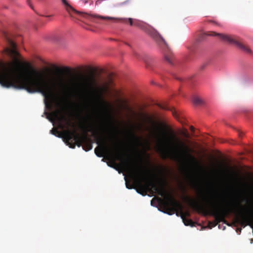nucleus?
Instances as JSON below:
<instances>
[{
    "mask_svg": "<svg viewBox=\"0 0 253 253\" xmlns=\"http://www.w3.org/2000/svg\"><path fill=\"white\" fill-rule=\"evenodd\" d=\"M3 36L10 46L5 52L14 60L7 63L0 61V84L2 86L24 89L31 93H40L45 98L46 105L49 104L47 100H52L55 94L59 93L100 105L107 104L103 99L102 89L97 87V80L93 75H82L75 78L56 75L45 78L30 63L22 62L17 58L19 53L16 50V43L6 33H3Z\"/></svg>",
    "mask_w": 253,
    "mask_h": 253,
    "instance_id": "f257e3e1",
    "label": "nucleus"
},
{
    "mask_svg": "<svg viewBox=\"0 0 253 253\" xmlns=\"http://www.w3.org/2000/svg\"><path fill=\"white\" fill-rule=\"evenodd\" d=\"M94 136L96 138V143L101 144L100 147H96L94 149L95 154L99 157L104 156L105 152L110 153L112 159V163L116 165V160L122 162L124 166L126 167L131 171L134 177V182L138 187L137 192L145 195L147 190L151 189L155 191L158 195L164 197L162 200L159 198L160 204L165 210V213L169 215L174 214L177 210H181L182 206L174 197L170 193L167 192L165 189L166 181L163 179L159 182V185L152 180L148 178V172L143 167L135 163L134 165H129L127 159H125V153L118 145H116L113 151L109 148L105 139L99 135L98 131H93Z\"/></svg>",
    "mask_w": 253,
    "mask_h": 253,
    "instance_id": "f03ea898",
    "label": "nucleus"
},
{
    "mask_svg": "<svg viewBox=\"0 0 253 253\" xmlns=\"http://www.w3.org/2000/svg\"><path fill=\"white\" fill-rule=\"evenodd\" d=\"M162 127L167 131L169 135L166 136V133H163L162 138L166 145L173 152L179 154L188 162L198 164L196 158L191 154V149L185 142L177 137L173 129L168 125L161 123Z\"/></svg>",
    "mask_w": 253,
    "mask_h": 253,
    "instance_id": "7ed1b4c3",
    "label": "nucleus"
},
{
    "mask_svg": "<svg viewBox=\"0 0 253 253\" xmlns=\"http://www.w3.org/2000/svg\"><path fill=\"white\" fill-rule=\"evenodd\" d=\"M52 116L56 119L59 120L60 122L64 121L66 123V126L61 124V127L63 128L66 127L67 130L63 132V135L66 143L70 148H75V146L77 145L80 147L82 145V143L84 142L83 148L86 151L90 150L92 148V144L90 142H87V137L84 135V137H81L80 135L77 132L75 129L70 130L69 129L70 126L74 127V125L72 122L67 120L64 116H62L61 117H59V112H55L52 113Z\"/></svg>",
    "mask_w": 253,
    "mask_h": 253,
    "instance_id": "20e7f679",
    "label": "nucleus"
},
{
    "mask_svg": "<svg viewBox=\"0 0 253 253\" xmlns=\"http://www.w3.org/2000/svg\"><path fill=\"white\" fill-rule=\"evenodd\" d=\"M206 35L209 36H218L223 41L227 42L230 44L235 45L238 48L246 52L250 53L251 52V50L249 47L239 39L235 38L227 35H224L211 31L207 32Z\"/></svg>",
    "mask_w": 253,
    "mask_h": 253,
    "instance_id": "39448f33",
    "label": "nucleus"
},
{
    "mask_svg": "<svg viewBox=\"0 0 253 253\" xmlns=\"http://www.w3.org/2000/svg\"><path fill=\"white\" fill-rule=\"evenodd\" d=\"M150 36L159 44L166 45V42L161 35L154 28L150 27L148 31Z\"/></svg>",
    "mask_w": 253,
    "mask_h": 253,
    "instance_id": "423d86ee",
    "label": "nucleus"
},
{
    "mask_svg": "<svg viewBox=\"0 0 253 253\" xmlns=\"http://www.w3.org/2000/svg\"><path fill=\"white\" fill-rule=\"evenodd\" d=\"M93 17L96 18L97 19H100L104 20H114V19H117L119 21H122L124 22H126L127 20V19L126 18H116V19H115L114 18L111 17L102 16H99V15H93ZM128 20L129 22L130 25L131 26H133V23L132 21V19L129 18L128 19Z\"/></svg>",
    "mask_w": 253,
    "mask_h": 253,
    "instance_id": "0eeeda50",
    "label": "nucleus"
},
{
    "mask_svg": "<svg viewBox=\"0 0 253 253\" xmlns=\"http://www.w3.org/2000/svg\"><path fill=\"white\" fill-rule=\"evenodd\" d=\"M67 11L71 15L72 12L76 13L75 9L66 0H61Z\"/></svg>",
    "mask_w": 253,
    "mask_h": 253,
    "instance_id": "6e6552de",
    "label": "nucleus"
},
{
    "mask_svg": "<svg viewBox=\"0 0 253 253\" xmlns=\"http://www.w3.org/2000/svg\"><path fill=\"white\" fill-rule=\"evenodd\" d=\"M187 198L191 202V204L193 206V207L198 211H204L205 210V209L203 206L197 204L195 202L190 199L189 198L187 197Z\"/></svg>",
    "mask_w": 253,
    "mask_h": 253,
    "instance_id": "1a4fd4ad",
    "label": "nucleus"
},
{
    "mask_svg": "<svg viewBox=\"0 0 253 253\" xmlns=\"http://www.w3.org/2000/svg\"><path fill=\"white\" fill-rule=\"evenodd\" d=\"M181 218L185 225L191 226H194V223L191 219L186 218L183 214L181 215Z\"/></svg>",
    "mask_w": 253,
    "mask_h": 253,
    "instance_id": "9d476101",
    "label": "nucleus"
},
{
    "mask_svg": "<svg viewBox=\"0 0 253 253\" xmlns=\"http://www.w3.org/2000/svg\"><path fill=\"white\" fill-rule=\"evenodd\" d=\"M193 102L196 105H201L203 104L204 101L200 97L195 96L193 98Z\"/></svg>",
    "mask_w": 253,
    "mask_h": 253,
    "instance_id": "9b49d317",
    "label": "nucleus"
},
{
    "mask_svg": "<svg viewBox=\"0 0 253 253\" xmlns=\"http://www.w3.org/2000/svg\"><path fill=\"white\" fill-rule=\"evenodd\" d=\"M56 70L57 71H60L63 70L67 73L70 72L71 71V68L68 67H64L63 68H60V67H56Z\"/></svg>",
    "mask_w": 253,
    "mask_h": 253,
    "instance_id": "f8f14e48",
    "label": "nucleus"
},
{
    "mask_svg": "<svg viewBox=\"0 0 253 253\" xmlns=\"http://www.w3.org/2000/svg\"><path fill=\"white\" fill-rule=\"evenodd\" d=\"M50 131L52 134L55 135L58 137H60V132L57 129L55 128H52Z\"/></svg>",
    "mask_w": 253,
    "mask_h": 253,
    "instance_id": "ddd939ff",
    "label": "nucleus"
},
{
    "mask_svg": "<svg viewBox=\"0 0 253 253\" xmlns=\"http://www.w3.org/2000/svg\"><path fill=\"white\" fill-rule=\"evenodd\" d=\"M89 127H90V128H88V127L86 126H82V128L84 130V133H85V134L84 135H86V133L87 132V131H92V129L91 128V126H89Z\"/></svg>",
    "mask_w": 253,
    "mask_h": 253,
    "instance_id": "4468645a",
    "label": "nucleus"
},
{
    "mask_svg": "<svg viewBox=\"0 0 253 253\" xmlns=\"http://www.w3.org/2000/svg\"><path fill=\"white\" fill-rule=\"evenodd\" d=\"M131 135L136 142L139 143L140 138L139 137H137L134 133H131Z\"/></svg>",
    "mask_w": 253,
    "mask_h": 253,
    "instance_id": "2eb2a0df",
    "label": "nucleus"
},
{
    "mask_svg": "<svg viewBox=\"0 0 253 253\" xmlns=\"http://www.w3.org/2000/svg\"><path fill=\"white\" fill-rule=\"evenodd\" d=\"M126 185L127 188L131 189L133 188L132 186L128 182L126 179Z\"/></svg>",
    "mask_w": 253,
    "mask_h": 253,
    "instance_id": "dca6fc26",
    "label": "nucleus"
},
{
    "mask_svg": "<svg viewBox=\"0 0 253 253\" xmlns=\"http://www.w3.org/2000/svg\"><path fill=\"white\" fill-rule=\"evenodd\" d=\"M182 135L186 138H189V135L188 133L187 130H185V132L182 133Z\"/></svg>",
    "mask_w": 253,
    "mask_h": 253,
    "instance_id": "f3484780",
    "label": "nucleus"
},
{
    "mask_svg": "<svg viewBox=\"0 0 253 253\" xmlns=\"http://www.w3.org/2000/svg\"><path fill=\"white\" fill-rule=\"evenodd\" d=\"M165 59H166V60L168 62H169V63H170V64H171V63H172L171 59V58H170V57H168V56H166L165 57Z\"/></svg>",
    "mask_w": 253,
    "mask_h": 253,
    "instance_id": "a211bd4d",
    "label": "nucleus"
},
{
    "mask_svg": "<svg viewBox=\"0 0 253 253\" xmlns=\"http://www.w3.org/2000/svg\"><path fill=\"white\" fill-rule=\"evenodd\" d=\"M159 107L162 109H164V110H169V109L168 108V107L167 106H163L162 105H159Z\"/></svg>",
    "mask_w": 253,
    "mask_h": 253,
    "instance_id": "6ab92c4d",
    "label": "nucleus"
},
{
    "mask_svg": "<svg viewBox=\"0 0 253 253\" xmlns=\"http://www.w3.org/2000/svg\"><path fill=\"white\" fill-rule=\"evenodd\" d=\"M133 54L136 58H137L139 59H140L139 55L137 52H134Z\"/></svg>",
    "mask_w": 253,
    "mask_h": 253,
    "instance_id": "aec40b11",
    "label": "nucleus"
},
{
    "mask_svg": "<svg viewBox=\"0 0 253 253\" xmlns=\"http://www.w3.org/2000/svg\"><path fill=\"white\" fill-rule=\"evenodd\" d=\"M172 112L173 116L174 117L177 118V115H176V112L175 111H172Z\"/></svg>",
    "mask_w": 253,
    "mask_h": 253,
    "instance_id": "412c9836",
    "label": "nucleus"
},
{
    "mask_svg": "<svg viewBox=\"0 0 253 253\" xmlns=\"http://www.w3.org/2000/svg\"><path fill=\"white\" fill-rule=\"evenodd\" d=\"M44 16L47 17V18H49V19H50V18L53 17V15H45Z\"/></svg>",
    "mask_w": 253,
    "mask_h": 253,
    "instance_id": "4be33fe9",
    "label": "nucleus"
},
{
    "mask_svg": "<svg viewBox=\"0 0 253 253\" xmlns=\"http://www.w3.org/2000/svg\"><path fill=\"white\" fill-rule=\"evenodd\" d=\"M190 129L191 131H193L194 130V127L193 126H191Z\"/></svg>",
    "mask_w": 253,
    "mask_h": 253,
    "instance_id": "5701e85b",
    "label": "nucleus"
},
{
    "mask_svg": "<svg viewBox=\"0 0 253 253\" xmlns=\"http://www.w3.org/2000/svg\"><path fill=\"white\" fill-rule=\"evenodd\" d=\"M185 215H187V216H189V213L188 212H185Z\"/></svg>",
    "mask_w": 253,
    "mask_h": 253,
    "instance_id": "b1692460",
    "label": "nucleus"
}]
</instances>
